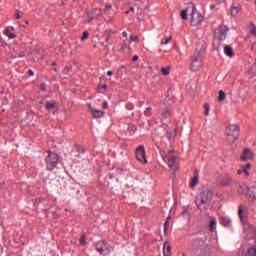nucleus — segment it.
I'll list each match as a JSON object with an SVG mask.
<instances>
[{
  "instance_id": "obj_11",
  "label": "nucleus",
  "mask_w": 256,
  "mask_h": 256,
  "mask_svg": "<svg viewBox=\"0 0 256 256\" xmlns=\"http://www.w3.org/2000/svg\"><path fill=\"white\" fill-rule=\"evenodd\" d=\"M254 158L255 154H253L251 148H245L240 156L241 161H249Z\"/></svg>"
},
{
  "instance_id": "obj_35",
  "label": "nucleus",
  "mask_w": 256,
  "mask_h": 256,
  "mask_svg": "<svg viewBox=\"0 0 256 256\" xmlns=\"http://www.w3.org/2000/svg\"><path fill=\"white\" fill-rule=\"evenodd\" d=\"M250 35H253L254 37H256V27H255V24H251Z\"/></svg>"
},
{
  "instance_id": "obj_12",
  "label": "nucleus",
  "mask_w": 256,
  "mask_h": 256,
  "mask_svg": "<svg viewBox=\"0 0 256 256\" xmlns=\"http://www.w3.org/2000/svg\"><path fill=\"white\" fill-rule=\"evenodd\" d=\"M88 15V23H91L93 19H97V17H101L103 15V12L99 8L92 9L91 13H87Z\"/></svg>"
},
{
  "instance_id": "obj_24",
  "label": "nucleus",
  "mask_w": 256,
  "mask_h": 256,
  "mask_svg": "<svg viewBox=\"0 0 256 256\" xmlns=\"http://www.w3.org/2000/svg\"><path fill=\"white\" fill-rule=\"evenodd\" d=\"M225 97H227V94H225V91L220 90L219 91V96H218L219 103L225 101Z\"/></svg>"
},
{
  "instance_id": "obj_54",
  "label": "nucleus",
  "mask_w": 256,
  "mask_h": 256,
  "mask_svg": "<svg viewBox=\"0 0 256 256\" xmlns=\"http://www.w3.org/2000/svg\"><path fill=\"white\" fill-rule=\"evenodd\" d=\"M129 11H130L131 13H134V12H135V8H134V7H130Z\"/></svg>"
},
{
  "instance_id": "obj_1",
  "label": "nucleus",
  "mask_w": 256,
  "mask_h": 256,
  "mask_svg": "<svg viewBox=\"0 0 256 256\" xmlns=\"http://www.w3.org/2000/svg\"><path fill=\"white\" fill-rule=\"evenodd\" d=\"M157 149L160 151V156L164 163H168V167L172 169V171H177L179 169V158L175 154V150H169L165 148L164 141H157L155 138L153 139Z\"/></svg>"
},
{
  "instance_id": "obj_46",
  "label": "nucleus",
  "mask_w": 256,
  "mask_h": 256,
  "mask_svg": "<svg viewBox=\"0 0 256 256\" xmlns=\"http://www.w3.org/2000/svg\"><path fill=\"white\" fill-rule=\"evenodd\" d=\"M167 134H168V139L175 137V134L173 132H167Z\"/></svg>"
},
{
  "instance_id": "obj_15",
  "label": "nucleus",
  "mask_w": 256,
  "mask_h": 256,
  "mask_svg": "<svg viewBox=\"0 0 256 256\" xmlns=\"http://www.w3.org/2000/svg\"><path fill=\"white\" fill-rule=\"evenodd\" d=\"M229 130L231 135H234L235 131L237 132V135H239L241 128L238 126V124H231L226 128V134H229Z\"/></svg>"
},
{
  "instance_id": "obj_21",
  "label": "nucleus",
  "mask_w": 256,
  "mask_h": 256,
  "mask_svg": "<svg viewBox=\"0 0 256 256\" xmlns=\"http://www.w3.org/2000/svg\"><path fill=\"white\" fill-rule=\"evenodd\" d=\"M240 11H241V7H239V6H232V8H231V15L233 17H235V16L239 15Z\"/></svg>"
},
{
  "instance_id": "obj_18",
  "label": "nucleus",
  "mask_w": 256,
  "mask_h": 256,
  "mask_svg": "<svg viewBox=\"0 0 256 256\" xmlns=\"http://www.w3.org/2000/svg\"><path fill=\"white\" fill-rule=\"evenodd\" d=\"M56 107H57V101H51V102L47 101L45 103V109L47 111H51V109H55Z\"/></svg>"
},
{
  "instance_id": "obj_17",
  "label": "nucleus",
  "mask_w": 256,
  "mask_h": 256,
  "mask_svg": "<svg viewBox=\"0 0 256 256\" xmlns=\"http://www.w3.org/2000/svg\"><path fill=\"white\" fill-rule=\"evenodd\" d=\"M224 53L227 57H235V53L233 52V48L229 45L224 47Z\"/></svg>"
},
{
  "instance_id": "obj_10",
  "label": "nucleus",
  "mask_w": 256,
  "mask_h": 256,
  "mask_svg": "<svg viewBox=\"0 0 256 256\" xmlns=\"http://www.w3.org/2000/svg\"><path fill=\"white\" fill-rule=\"evenodd\" d=\"M136 159L140 163H143L144 165L147 164V156L145 154V146L140 145L135 152Z\"/></svg>"
},
{
  "instance_id": "obj_5",
  "label": "nucleus",
  "mask_w": 256,
  "mask_h": 256,
  "mask_svg": "<svg viewBox=\"0 0 256 256\" xmlns=\"http://www.w3.org/2000/svg\"><path fill=\"white\" fill-rule=\"evenodd\" d=\"M48 156L46 157V167L48 171H53L55 167H57V163H59V155L55 152H51V150L47 151Z\"/></svg>"
},
{
  "instance_id": "obj_40",
  "label": "nucleus",
  "mask_w": 256,
  "mask_h": 256,
  "mask_svg": "<svg viewBox=\"0 0 256 256\" xmlns=\"http://www.w3.org/2000/svg\"><path fill=\"white\" fill-rule=\"evenodd\" d=\"M216 225H217V221H215V220L210 221V229H211V231H213V229H215Z\"/></svg>"
},
{
  "instance_id": "obj_4",
  "label": "nucleus",
  "mask_w": 256,
  "mask_h": 256,
  "mask_svg": "<svg viewBox=\"0 0 256 256\" xmlns=\"http://www.w3.org/2000/svg\"><path fill=\"white\" fill-rule=\"evenodd\" d=\"M227 33H229V28L227 26H219L218 29L214 31L213 47L216 49V51H219L217 44L227 39Z\"/></svg>"
},
{
  "instance_id": "obj_59",
  "label": "nucleus",
  "mask_w": 256,
  "mask_h": 256,
  "mask_svg": "<svg viewBox=\"0 0 256 256\" xmlns=\"http://www.w3.org/2000/svg\"><path fill=\"white\" fill-rule=\"evenodd\" d=\"M108 176H109V179H111L113 177V174L109 173Z\"/></svg>"
},
{
  "instance_id": "obj_33",
  "label": "nucleus",
  "mask_w": 256,
  "mask_h": 256,
  "mask_svg": "<svg viewBox=\"0 0 256 256\" xmlns=\"http://www.w3.org/2000/svg\"><path fill=\"white\" fill-rule=\"evenodd\" d=\"M187 11H189V8H186L185 10H183V11L180 13L181 18H182L184 21H187V19H188V17H187Z\"/></svg>"
},
{
  "instance_id": "obj_32",
  "label": "nucleus",
  "mask_w": 256,
  "mask_h": 256,
  "mask_svg": "<svg viewBox=\"0 0 256 256\" xmlns=\"http://www.w3.org/2000/svg\"><path fill=\"white\" fill-rule=\"evenodd\" d=\"M79 243L80 245H82V247H85V245H87V237L85 236V234L81 236Z\"/></svg>"
},
{
  "instance_id": "obj_42",
  "label": "nucleus",
  "mask_w": 256,
  "mask_h": 256,
  "mask_svg": "<svg viewBox=\"0 0 256 256\" xmlns=\"http://www.w3.org/2000/svg\"><path fill=\"white\" fill-rule=\"evenodd\" d=\"M130 41H135V42L139 41V36L131 35L130 36Z\"/></svg>"
},
{
  "instance_id": "obj_23",
  "label": "nucleus",
  "mask_w": 256,
  "mask_h": 256,
  "mask_svg": "<svg viewBox=\"0 0 256 256\" xmlns=\"http://www.w3.org/2000/svg\"><path fill=\"white\" fill-rule=\"evenodd\" d=\"M247 189H248L247 186L240 185L238 188V193H240V195H247Z\"/></svg>"
},
{
  "instance_id": "obj_2",
  "label": "nucleus",
  "mask_w": 256,
  "mask_h": 256,
  "mask_svg": "<svg viewBox=\"0 0 256 256\" xmlns=\"http://www.w3.org/2000/svg\"><path fill=\"white\" fill-rule=\"evenodd\" d=\"M211 201H213V191L203 190L195 198V204L200 211H207L211 207Z\"/></svg>"
},
{
  "instance_id": "obj_45",
  "label": "nucleus",
  "mask_w": 256,
  "mask_h": 256,
  "mask_svg": "<svg viewBox=\"0 0 256 256\" xmlns=\"http://www.w3.org/2000/svg\"><path fill=\"white\" fill-rule=\"evenodd\" d=\"M98 89H104V91L107 90V84L99 85Z\"/></svg>"
},
{
  "instance_id": "obj_28",
  "label": "nucleus",
  "mask_w": 256,
  "mask_h": 256,
  "mask_svg": "<svg viewBox=\"0 0 256 256\" xmlns=\"http://www.w3.org/2000/svg\"><path fill=\"white\" fill-rule=\"evenodd\" d=\"M242 169L246 177H249V169H251V163H247L245 166L242 167Z\"/></svg>"
},
{
  "instance_id": "obj_38",
  "label": "nucleus",
  "mask_w": 256,
  "mask_h": 256,
  "mask_svg": "<svg viewBox=\"0 0 256 256\" xmlns=\"http://www.w3.org/2000/svg\"><path fill=\"white\" fill-rule=\"evenodd\" d=\"M86 39H89V32L84 31L81 37V41H85Z\"/></svg>"
},
{
  "instance_id": "obj_26",
  "label": "nucleus",
  "mask_w": 256,
  "mask_h": 256,
  "mask_svg": "<svg viewBox=\"0 0 256 256\" xmlns=\"http://www.w3.org/2000/svg\"><path fill=\"white\" fill-rule=\"evenodd\" d=\"M198 183H199V176L195 175L190 182V187H195Z\"/></svg>"
},
{
  "instance_id": "obj_7",
  "label": "nucleus",
  "mask_w": 256,
  "mask_h": 256,
  "mask_svg": "<svg viewBox=\"0 0 256 256\" xmlns=\"http://www.w3.org/2000/svg\"><path fill=\"white\" fill-rule=\"evenodd\" d=\"M217 185L221 189H227V187H231V185H233V176H231L229 173L222 174L217 181Z\"/></svg>"
},
{
  "instance_id": "obj_51",
  "label": "nucleus",
  "mask_w": 256,
  "mask_h": 256,
  "mask_svg": "<svg viewBox=\"0 0 256 256\" xmlns=\"http://www.w3.org/2000/svg\"><path fill=\"white\" fill-rule=\"evenodd\" d=\"M111 9V5H106L105 11H109Z\"/></svg>"
},
{
  "instance_id": "obj_27",
  "label": "nucleus",
  "mask_w": 256,
  "mask_h": 256,
  "mask_svg": "<svg viewBox=\"0 0 256 256\" xmlns=\"http://www.w3.org/2000/svg\"><path fill=\"white\" fill-rule=\"evenodd\" d=\"M169 115H171V108L167 107L163 110L162 117H164V119H167Z\"/></svg>"
},
{
  "instance_id": "obj_3",
  "label": "nucleus",
  "mask_w": 256,
  "mask_h": 256,
  "mask_svg": "<svg viewBox=\"0 0 256 256\" xmlns=\"http://www.w3.org/2000/svg\"><path fill=\"white\" fill-rule=\"evenodd\" d=\"M244 231L246 233H250L251 239L254 240V245L248 248L247 255L248 256H256V228L249 222H244Z\"/></svg>"
},
{
  "instance_id": "obj_20",
  "label": "nucleus",
  "mask_w": 256,
  "mask_h": 256,
  "mask_svg": "<svg viewBox=\"0 0 256 256\" xmlns=\"http://www.w3.org/2000/svg\"><path fill=\"white\" fill-rule=\"evenodd\" d=\"M4 35H6V37H8V39H15L17 37V34L11 33V30H9V28H6L4 30Z\"/></svg>"
},
{
  "instance_id": "obj_48",
  "label": "nucleus",
  "mask_w": 256,
  "mask_h": 256,
  "mask_svg": "<svg viewBox=\"0 0 256 256\" xmlns=\"http://www.w3.org/2000/svg\"><path fill=\"white\" fill-rule=\"evenodd\" d=\"M19 10H16V19H21V14H19Z\"/></svg>"
},
{
  "instance_id": "obj_34",
  "label": "nucleus",
  "mask_w": 256,
  "mask_h": 256,
  "mask_svg": "<svg viewBox=\"0 0 256 256\" xmlns=\"http://www.w3.org/2000/svg\"><path fill=\"white\" fill-rule=\"evenodd\" d=\"M204 115L207 117L209 115V109H210V106H209V103H205L204 104Z\"/></svg>"
},
{
  "instance_id": "obj_19",
  "label": "nucleus",
  "mask_w": 256,
  "mask_h": 256,
  "mask_svg": "<svg viewBox=\"0 0 256 256\" xmlns=\"http://www.w3.org/2000/svg\"><path fill=\"white\" fill-rule=\"evenodd\" d=\"M92 114L95 119H101V117H103V115H105V112L99 111L97 109H92Z\"/></svg>"
},
{
  "instance_id": "obj_49",
  "label": "nucleus",
  "mask_w": 256,
  "mask_h": 256,
  "mask_svg": "<svg viewBox=\"0 0 256 256\" xmlns=\"http://www.w3.org/2000/svg\"><path fill=\"white\" fill-rule=\"evenodd\" d=\"M64 71H65V73H69V71H71V68H69L68 66H66V67L64 68Z\"/></svg>"
},
{
  "instance_id": "obj_47",
  "label": "nucleus",
  "mask_w": 256,
  "mask_h": 256,
  "mask_svg": "<svg viewBox=\"0 0 256 256\" xmlns=\"http://www.w3.org/2000/svg\"><path fill=\"white\" fill-rule=\"evenodd\" d=\"M132 61L133 62L139 61V56L138 55H134L133 58H132Z\"/></svg>"
},
{
  "instance_id": "obj_52",
  "label": "nucleus",
  "mask_w": 256,
  "mask_h": 256,
  "mask_svg": "<svg viewBox=\"0 0 256 256\" xmlns=\"http://www.w3.org/2000/svg\"><path fill=\"white\" fill-rule=\"evenodd\" d=\"M28 74H29L30 76H33V75H34L33 70H29V71H28Z\"/></svg>"
},
{
  "instance_id": "obj_22",
  "label": "nucleus",
  "mask_w": 256,
  "mask_h": 256,
  "mask_svg": "<svg viewBox=\"0 0 256 256\" xmlns=\"http://www.w3.org/2000/svg\"><path fill=\"white\" fill-rule=\"evenodd\" d=\"M190 213H191V206H184L182 211L183 217H188Z\"/></svg>"
},
{
  "instance_id": "obj_30",
  "label": "nucleus",
  "mask_w": 256,
  "mask_h": 256,
  "mask_svg": "<svg viewBox=\"0 0 256 256\" xmlns=\"http://www.w3.org/2000/svg\"><path fill=\"white\" fill-rule=\"evenodd\" d=\"M104 35H106L105 42H106V43H109V39L111 38V35H113V30H106V31L104 32Z\"/></svg>"
},
{
  "instance_id": "obj_13",
  "label": "nucleus",
  "mask_w": 256,
  "mask_h": 256,
  "mask_svg": "<svg viewBox=\"0 0 256 256\" xmlns=\"http://www.w3.org/2000/svg\"><path fill=\"white\" fill-rule=\"evenodd\" d=\"M239 139V135H237V131L234 132V134H231V130H228V134L226 133V141L230 143V145H233Z\"/></svg>"
},
{
  "instance_id": "obj_25",
  "label": "nucleus",
  "mask_w": 256,
  "mask_h": 256,
  "mask_svg": "<svg viewBox=\"0 0 256 256\" xmlns=\"http://www.w3.org/2000/svg\"><path fill=\"white\" fill-rule=\"evenodd\" d=\"M194 245L196 247H203V245H205V240L198 238L194 241Z\"/></svg>"
},
{
  "instance_id": "obj_41",
  "label": "nucleus",
  "mask_w": 256,
  "mask_h": 256,
  "mask_svg": "<svg viewBox=\"0 0 256 256\" xmlns=\"http://www.w3.org/2000/svg\"><path fill=\"white\" fill-rule=\"evenodd\" d=\"M40 91H47V85L45 83L40 84L39 86Z\"/></svg>"
},
{
  "instance_id": "obj_44",
  "label": "nucleus",
  "mask_w": 256,
  "mask_h": 256,
  "mask_svg": "<svg viewBox=\"0 0 256 256\" xmlns=\"http://www.w3.org/2000/svg\"><path fill=\"white\" fill-rule=\"evenodd\" d=\"M231 225V220H226L225 222H224V227H229Z\"/></svg>"
},
{
  "instance_id": "obj_16",
  "label": "nucleus",
  "mask_w": 256,
  "mask_h": 256,
  "mask_svg": "<svg viewBox=\"0 0 256 256\" xmlns=\"http://www.w3.org/2000/svg\"><path fill=\"white\" fill-rule=\"evenodd\" d=\"M163 255L171 256V245H169V242L167 241L163 245Z\"/></svg>"
},
{
  "instance_id": "obj_55",
  "label": "nucleus",
  "mask_w": 256,
  "mask_h": 256,
  "mask_svg": "<svg viewBox=\"0 0 256 256\" xmlns=\"http://www.w3.org/2000/svg\"><path fill=\"white\" fill-rule=\"evenodd\" d=\"M102 46L105 47V49H107V51L109 50V46L105 45V43H102Z\"/></svg>"
},
{
  "instance_id": "obj_64",
  "label": "nucleus",
  "mask_w": 256,
  "mask_h": 256,
  "mask_svg": "<svg viewBox=\"0 0 256 256\" xmlns=\"http://www.w3.org/2000/svg\"><path fill=\"white\" fill-rule=\"evenodd\" d=\"M61 5H62V6L65 5V2H61Z\"/></svg>"
},
{
  "instance_id": "obj_31",
  "label": "nucleus",
  "mask_w": 256,
  "mask_h": 256,
  "mask_svg": "<svg viewBox=\"0 0 256 256\" xmlns=\"http://www.w3.org/2000/svg\"><path fill=\"white\" fill-rule=\"evenodd\" d=\"M171 39H173V36H165L162 40H161V45H167V43H169V41H171Z\"/></svg>"
},
{
  "instance_id": "obj_56",
  "label": "nucleus",
  "mask_w": 256,
  "mask_h": 256,
  "mask_svg": "<svg viewBox=\"0 0 256 256\" xmlns=\"http://www.w3.org/2000/svg\"><path fill=\"white\" fill-rule=\"evenodd\" d=\"M122 37L127 38V32L124 31V32L122 33Z\"/></svg>"
},
{
  "instance_id": "obj_6",
  "label": "nucleus",
  "mask_w": 256,
  "mask_h": 256,
  "mask_svg": "<svg viewBox=\"0 0 256 256\" xmlns=\"http://www.w3.org/2000/svg\"><path fill=\"white\" fill-rule=\"evenodd\" d=\"M203 67V57H201V52L196 50L193 57L190 69L191 71H199Z\"/></svg>"
},
{
  "instance_id": "obj_61",
  "label": "nucleus",
  "mask_w": 256,
  "mask_h": 256,
  "mask_svg": "<svg viewBox=\"0 0 256 256\" xmlns=\"http://www.w3.org/2000/svg\"><path fill=\"white\" fill-rule=\"evenodd\" d=\"M55 65H57V63L53 62V63H52V66L55 67Z\"/></svg>"
},
{
  "instance_id": "obj_29",
  "label": "nucleus",
  "mask_w": 256,
  "mask_h": 256,
  "mask_svg": "<svg viewBox=\"0 0 256 256\" xmlns=\"http://www.w3.org/2000/svg\"><path fill=\"white\" fill-rule=\"evenodd\" d=\"M161 73H162V75H164V76H167V75H169V73H171V67H162L161 68Z\"/></svg>"
},
{
  "instance_id": "obj_9",
  "label": "nucleus",
  "mask_w": 256,
  "mask_h": 256,
  "mask_svg": "<svg viewBox=\"0 0 256 256\" xmlns=\"http://www.w3.org/2000/svg\"><path fill=\"white\" fill-rule=\"evenodd\" d=\"M203 15L197 11V7L193 6L192 13H191V25L192 27H198L204 21Z\"/></svg>"
},
{
  "instance_id": "obj_53",
  "label": "nucleus",
  "mask_w": 256,
  "mask_h": 256,
  "mask_svg": "<svg viewBox=\"0 0 256 256\" xmlns=\"http://www.w3.org/2000/svg\"><path fill=\"white\" fill-rule=\"evenodd\" d=\"M225 0H216V2L221 5V3H224Z\"/></svg>"
},
{
  "instance_id": "obj_50",
  "label": "nucleus",
  "mask_w": 256,
  "mask_h": 256,
  "mask_svg": "<svg viewBox=\"0 0 256 256\" xmlns=\"http://www.w3.org/2000/svg\"><path fill=\"white\" fill-rule=\"evenodd\" d=\"M242 173H244L243 168H242V169L237 170V174H238V175H241Z\"/></svg>"
},
{
  "instance_id": "obj_58",
  "label": "nucleus",
  "mask_w": 256,
  "mask_h": 256,
  "mask_svg": "<svg viewBox=\"0 0 256 256\" xmlns=\"http://www.w3.org/2000/svg\"><path fill=\"white\" fill-rule=\"evenodd\" d=\"M217 47L219 48V50L221 49V42L217 44Z\"/></svg>"
},
{
  "instance_id": "obj_43",
  "label": "nucleus",
  "mask_w": 256,
  "mask_h": 256,
  "mask_svg": "<svg viewBox=\"0 0 256 256\" xmlns=\"http://www.w3.org/2000/svg\"><path fill=\"white\" fill-rule=\"evenodd\" d=\"M103 109H108L109 108V104L107 103V101H104L102 104Z\"/></svg>"
},
{
  "instance_id": "obj_8",
  "label": "nucleus",
  "mask_w": 256,
  "mask_h": 256,
  "mask_svg": "<svg viewBox=\"0 0 256 256\" xmlns=\"http://www.w3.org/2000/svg\"><path fill=\"white\" fill-rule=\"evenodd\" d=\"M96 251H98L100 255L107 256L113 251V247H111L107 241L103 240L96 243Z\"/></svg>"
},
{
  "instance_id": "obj_39",
  "label": "nucleus",
  "mask_w": 256,
  "mask_h": 256,
  "mask_svg": "<svg viewBox=\"0 0 256 256\" xmlns=\"http://www.w3.org/2000/svg\"><path fill=\"white\" fill-rule=\"evenodd\" d=\"M238 216L241 221H243V208L239 207L238 209Z\"/></svg>"
},
{
  "instance_id": "obj_14",
  "label": "nucleus",
  "mask_w": 256,
  "mask_h": 256,
  "mask_svg": "<svg viewBox=\"0 0 256 256\" xmlns=\"http://www.w3.org/2000/svg\"><path fill=\"white\" fill-rule=\"evenodd\" d=\"M246 197L248 199H250L251 201H255V199H256V187L255 186L247 188Z\"/></svg>"
},
{
  "instance_id": "obj_60",
  "label": "nucleus",
  "mask_w": 256,
  "mask_h": 256,
  "mask_svg": "<svg viewBox=\"0 0 256 256\" xmlns=\"http://www.w3.org/2000/svg\"><path fill=\"white\" fill-rule=\"evenodd\" d=\"M210 9H215V5H211V6H210Z\"/></svg>"
},
{
  "instance_id": "obj_57",
  "label": "nucleus",
  "mask_w": 256,
  "mask_h": 256,
  "mask_svg": "<svg viewBox=\"0 0 256 256\" xmlns=\"http://www.w3.org/2000/svg\"><path fill=\"white\" fill-rule=\"evenodd\" d=\"M107 75H109V76L113 75V71L109 70V71L107 72Z\"/></svg>"
},
{
  "instance_id": "obj_36",
  "label": "nucleus",
  "mask_w": 256,
  "mask_h": 256,
  "mask_svg": "<svg viewBox=\"0 0 256 256\" xmlns=\"http://www.w3.org/2000/svg\"><path fill=\"white\" fill-rule=\"evenodd\" d=\"M152 110H153V108H151V107L146 108V110L144 111V115L146 117H151V111Z\"/></svg>"
},
{
  "instance_id": "obj_37",
  "label": "nucleus",
  "mask_w": 256,
  "mask_h": 256,
  "mask_svg": "<svg viewBox=\"0 0 256 256\" xmlns=\"http://www.w3.org/2000/svg\"><path fill=\"white\" fill-rule=\"evenodd\" d=\"M169 219H171V216H168L166 222L164 223V233H167V228L169 227Z\"/></svg>"
},
{
  "instance_id": "obj_62",
  "label": "nucleus",
  "mask_w": 256,
  "mask_h": 256,
  "mask_svg": "<svg viewBox=\"0 0 256 256\" xmlns=\"http://www.w3.org/2000/svg\"><path fill=\"white\" fill-rule=\"evenodd\" d=\"M129 13H130V11H129V10L125 12V14H126V15H129Z\"/></svg>"
},
{
  "instance_id": "obj_63",
  "label": "nucleus",
  "mask_w": 256,
  "mask_h": 256,
  "mask_svg": "<svg viewBox=\"0 0 256 256\" xmlns=\"http://www.w3.org/2000/svg\"><path fill=\"white\" fill-rule=\"evenodd\" d=\"M24 25H29V21H26V22L24 23Z\"/></svg>"
}]
</instances>
